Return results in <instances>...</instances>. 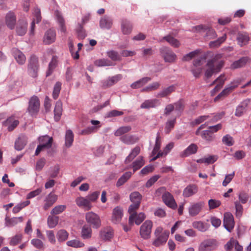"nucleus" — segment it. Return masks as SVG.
I'll use <instances>...</instances> for the list:
<instances>
[{
    "instance_id": "nucleus-1",
    "label": "nucleus",
    "mask_w": 251,
    "mask_h": 251,
    "mask_svg": "<svg viewBox=\"0 0 251 251\" xmlns=\"http://www.w3.org/2000/svg\"><path fill=\"white\" fill-rule=\"evenodd\" d=\"M221 57V54H218L208 61L205 73V75L207 77H210L213 74L220 71L223 65V62L222 60H218V59Z\"/></svg>"
},
{
    "instance_id": "nucleus-2",
    "label": "nucleus",
    "mask_w": 251,
    "mask_h": 251,
    "mask_svg": "<svg viewBox=\"0 0 251 251\" xmlns=\"http://www.w3.org/2000/svg\"><path fill=\"white\" fill-rule=\"evenodd\" d=\"M155 240L153 241L152 244L155 247H159L165 244L169 236V232L167 230H164L163 227L158 226L154 230Z\"/></svg>"
},
{
    "instance_id": "nucleus-3",
    "label": "nucleus",
    "mask_w": 251,
    "mask_h": 251,
    "mask_svg": "<svg viewBox=\"0 0 251 251\" xmlns=\"http://www.w3.org/2000/svg\"><path fill=\"white\" fill-rule=\"evenodd\" d=\"M157 196H160L162 194V200L164 203L168 207L176 209L177 207L176 203L172 196L170 193L165 191V188L163 187L158 189L156 191Z\"/></svg>"
},
{
    "instance_id": "nucleus-4",
    "label": "nucleus",
    "mask_w": 251,
    "mask_h": 251,
    "mask_svg": "<svg viewBox=\"0 0 251 251\" xmlns=\"http://www.w3.org/2000/svg\"><path fill=\"white\" fill-rule=\"evenodd\" d=\"M85 218L86 222L94 228L98 229L101 226V221L99 215L94 212H86Z\"/></svg>"
},
{
    "instance_id": "nucleus-5",
    "label": "nucleus",
    "mask_w": 251,
    "mask_h": 251,
    "mask_svg": "<svg viewBox=\"0 0 251 251\" xmlns=\"http://www.w3.org/2000/svg\"><path fill=\"white\" fill-rule=\"evenodd\" d=\"M153 223L151 220H146L141 225L140 228V235L144 239H148L151 237Z\"/></svg>"
},
{
    "instance_id": "nucleus-6",
    "label": "nucleus",
    "mask_w": 251,
    "mask_h": 251,
    "mask_svg": "<svg viewBox=\"0 0 251 251\" xmlns=\"http://www.w3.org/2000/svg\"><path fill=\"white\" fill-rule=\"evenodd\" d=\"M52 141V138L47 135L43 136L39 138L40 145L37 147L35 155H37L41 151L44 149H48L51 147Z\"/></svg>"
},
{
    "instance_id": "nucleus-7",
    "label": "nucleus",
    "mask_w": 251,
    "mask_h": 251,
    "mask_svg": "<svg viewBox=\"0 0 251 251\" xmlns=\"http://www.w3.org/2000/svg\"><path fill=\"white\" fill-rule=\"evenodd\" d=\"M160 52L165 62L173 63L177 59L176 55L168 48H161L160 49Z\"/></svg>"
},
{
    "instance_id": "nucleus-8",
    "label": "nucleus",
    "mask_w": 251,
    "mask_h": 251,
    "mask_svg": "<svg viewBox=\"0 0 251 251\" xmlns=\"http://www.w3.org/2000/svg\"><path fill=\"white\" fill-rule=\"evenodd\" d=\"M38 71V63L37 58L35 56H31L28 64V72L32 77L37 76Z\"/></svg>"
},
{
    "instance_id": "nucleus-9",
    "label": "nucleus",
    "mask_w": 251,
    "mask_h": 251,
    "mask_svg": "<svg viewBox=\"0 0 251 251\" xmlns=\"http://www.w3.org/2000/svg\"><path fill=\"white\" fill-rule=\"evenodd\" d=\"M204 206V202L202 201L191 203L188 208L189 215L192 217L198 215L202 211Z\"/></svg>"
},
{
    "instance_id": "nucleus-10",
    "label": "nucleus",
    "mask_w": 251,
    "mask_h": 251,
    "mask_svg": "<svg viewBox=\"0 0 251 251\" xmlns=\"http://www.w3.org/2000/svg\"><path fill=\"white\" fill-rule=\"evenodd\" d=\"M206 56L203 55L196 59L193 63L194 68L192 73L195 77H197L201 73L202 69L201 66L205 62Z\"/></svg>"
},
{
    "instance_id": "nucleus-11",
    "label": "nucleus",
    "mask_w": 251,
    "mask_h": 251,
    "mask_svg": "<svg viewBox=\"0 0 251 251\" xmlns=\"http://www.w3.org/2000/svg\"><path fill=\"white\" fill-rule=\"evenodd\" d=\"M40 102L39 99L33 96L31 98L29 101L28 111L31 115H36L39 111Z\"/></svg>"
},
{
    "instance_id": "nucleus-12",
    "label": "nucleus",
    "mask_w": 251,
    "mask_h": 251,
    "mask_svg": "<svg viewBox=\"0 0 251 251\" xmlns=\"http://www.w3.org/2000/svg\"><path fill=\"white\" fill-rule=\"evenodd\" d=\"M113 229L110 226L101 228L99 232V237L102 241H110L113 236Z\"/></svg>"
},
{
    "instance_id": "nucleus-13",
    "label": "nucleus",
    "mask_w": 251,
    "mask_h": 251,
    "mask_svg": "<svg viewBox=\"0 0 251 251\" xmlns=\"http://www.w3.org/2000/svg\"><path fill=\"white\" fill-rule=\"evenodd\" d=\"M123 216V208L120 206H116L112 210L111 221L115 224H119L121 222Z\"/></svg>"
},
{
    "instance_id": "nucleus-14",
    "label": "nucleus",
    "mask_w": 251,
    "mask_h": 251,
    "mask_svg": "<svg viewBox=\"0 0 251 251\" xmlns=\"http://www.w3.org/2000/svg\"><path fill=\"white\" fill-rule=\"evenodd\" d=\"M223 223L225 228L229 232H230L234 226L233 216L231 213L226 212L224 214Z\"/></svg>"
},
{
    "instance_id": "nucleus-15",
    "label": "nucleus",
    "mask_w": 251,
    "mask_h": 251,
    "mask_svg": "<svg viewBox=\"0 0 251 251\" xmlns=\"http://www.w3.org/2000/svg\"><path fill=\"white\" fill-rule=\"evenodd\" d=\"M75 202L78 207L86 210H90L93 207L92 204L89 202L86 197L79 196L75 199Z\"/></svg>"
},
{
    "instance_id": "nucleus-16",
    "label": "nucleus",
    "mask_w": 251,
    "mask_h": 251,
    "mask_svg": "<svg viewBox=\"0 0 251 251\" xmlns=\"http://www.w3.org/2000/svg\"><path fill=\"white\" fill-rule=\"evenodd\" d=\"M56 33L53 29H49L45 33L43 42L45 44L50 45L55 41Z\"/></svg>"
},
{
    "instance_id": "nucleus-17",
    "label": "nucleus",
    "mask_w": 251,
    "mask_h": 251,
    "mask_svg": "<svg viewBox=\"0 0 251 251\" xmlns=\"http://www.w3.org/2000/svg\"><path fill=\"white\" fill-rule=\"evenodd\" d=\"M239 83V81H236L232 82L230 84L228 85L223 91L219 94L215 98V101L218 100L222 97H225L230 93L233 89L237 87Z\"/></svg>"
},
{
    "instance_id": "nucleus-18",
    "label": "nucleus",
    "mask_w": 251,
    "mask_h": 251,
    "mask_svg": "<svg viewBox=\"0 0 251 251\" xmlns=\"http://www.w3.org/2000/svg\"><path fill=\"white\" fill-rule=\"evenodd\" d=\"M92 227L88 225H84L82 226L80 236L83 240H89L92 237L93 231Z\"/></svg>"
},
{
    "instance_id": "nucleus-19",
    "label": "nucleus",
    "mask_w": 251,
    "mask_h": 251,
    "mask_svg": "<svg viewBox=\"0 0 251 251\" xmlns=\"http://www.w3.org/2000/svg\"><path fill=\"white\" fill-rule=\"evenodd\" d=\"M196 29L199 31L205 32L206 37L209 39H214L217 37L216 33L213 29L210 27H206L203 25L197 26Z\"/></svg>"
},
{
    "instance_id": "nucleus-20",
    "label": "nucleus",
    "mask_w": 251,
    "mask_h": 251,
    "mask_svg": "<svg viewBox=\"0 0 251 251\" xmlns=\"http://www.w3.org/2000/svg\"><path fill=\"white\" fill-rule=\"evenodd\" d=\"M33 20L31 23L30 30L29 31L30 35H33L34 34V30L35 23L38 24L41 20V16L40 15V10L38 8H35L33 12Z\"/></svg>"
},
{
    "instance_id": "nucleus-21",
    "label": "nucleus",
    "mask_w": 251,
    "mask_h": 251,
    "mask_svg": "<svg viewBox=\"0 0 251 251\" xmlns=\"http://www.w3.org/2000/svg\"><path fill=\"white\" fill-rule=\"evenodd\" d=\"M113 20L111 18L107 16H104L100 21V26L102 29H109L112 25Z\"/></svg>"
},
{
    "instance_id": "nucleus-22",
    "label": "nucleus",
    "mask_w": 251,
    "mask_h": 251,
    "mask_svg": "<svg viewBox=\"0 0 251 251\" xmlns=\"http://www.w3.org/2000/svg\"><path fill=\"white\" fill-rule=\"evenodd\" d=\"M57 198L58 196L56 195L50 193L45 200L44 209L47 210L56 201Z\"/></svg>"
},
{
    "instance_id": "nucleus-23",
    "label": "nucleus",
    "mask_w": 251,
    "mask_h": 251,
    "mask_svg": "<svg viewBox=\"0 0 251 251\" xmlns=\"http://www.w3.org/2000/svg\"><path fill=\"white\" fill-rule=\"evenodd\" d=\"M193 227L201 232H204L207 231L209 225L201 221H195L192 223Z\"/></svg>"
},
{
    "instance_id": "nucleus-24",
    "label": "nucleus",
    "mask_w": 251,
    "mask_h": 251,
    "mask_svg": "<svg viewBox=\"0 0 251 251\" xmlns=\"http://www.w3.org/2000/svg\"><path fill=\"white\" fill-rule=\"evenodd\" d=\"M216 245V241L213 239L203 240L201 243L198 247L199 251H205L206 250Z\"/></svg>"
},
{
    "instance_id": "nucleus-25",
    "label": "nucleus",
    "mask_w": 251,
    "mask_h": 251,
    "mask_svg": "<svg viewBox=\"0 0 251 251\" xmlns=\"http://www.w3.org/2000/svg\"><path fill=\"white\" fill-rule=\"evenodd\" d=\"M120 140L125 144L132 145L138 141V138L134 135L126 134L121 136Z\"/></svg>"
},
{
    "instance_id": "nucleus-26",
    "label": "nucleus",
    "mask_w": 251,
    "mask_h": 251,
    "mask_svg": "<svg viewBox=\"0 0 251 251\" xmlns=\"http://www.w3.org/2000/svg\"><path fill=\"white\" fill-rule=\"evenodd\" d=\"M12 53L15 60L18 64L23 65L25 63L26 57L21 51L17 49H13Z\"/></svg>"
},
{
    "instance_id": "nucleus-27",
    "label": "nucleus",
    "mask_w": 251,
    "mask_h": 251,
    "mask_svg": "<svg viewBox=\"0 0 251 251\" xmlns=\"http://www.w3.org/2000/svg\"><path fill=\"white\" fill-rule=\"evenodd\" d=\"M54 16L59 25V29L61 32L65 33L66 31V28L65 25V21L61 13L58 10L54 12Z\"/></svg>"
},
{
    "instance_id": "nucleus-28",
    "label": "nucleus",
    "mask_w": 251,
    "mask_h": 251,
    "mask_svg": "<svg viewBox=\"0 0 251 251\" xmlns=\"http://www.w3.org/2000/svg\"><path fill=\"white\" fill-rule=\"evenodd\" d=\"M160 104L159 100L156 99H150L145 100L141 105V108H150L155 107Z\"/></svg>"
},
{
    "instance_id": "nucleus-29",
    "label": "nucleus",
    "mask_w": 251,
    "mask_h": 251,
    "mask_svg": "<svg viewBox=\"0 0 251 251\" xmlns=\"http://www.w3.org/2000/svg\"><path fill=\"white\" fill-rule=\"evenodd\" d=\"M198 191V187L196 185H190L183 190V196L184 197H190L196 194Z\"/></svg>"
},
{
    "instance_id": "nucleus-30",
    "label": "nucleus",
    "mask_w": 251,
    "mask_h": 251,
    "mask_svg": "<svg viewBox=\"0 0 251 251\" xmlns=\"http://www.w3.org/2000/svg\"><path fill=\"white\" fill-rule=\"evenodd\" d=\"M140 203H132L129 208H128V212L130 214V216L129 217V223L130 224H132L134 222V219L135 217V214L136 213V210L139 208Z\"/></svg>"
},
{
    "instance_id": "nucleus-31",
    "label": "nucleus",
    "mask_w": 251,
    "mask_h": 251,
    "mask_svg": "<svg viewBox=\"0 0 251 251\" xmlns=\"http://www.w3.org/2000/svg\"><path fill=\"white\" fill-rule=\"evenodd\" d=\"M27 23L26 21H22L19 22L16 27V31L19 36L24 35L27 31Z\"/></svg>"
},
{
    "instance_id": "nucleus-32",
    "label": "nucleus",
    "mask_w": 251,
    "mask_h": 251,
    "mask_svg": "<svg viewBox=\"0 0 251 251\" xmlns=\"http://www.w3.org/2000/svg\"><path fill=\"white\" fill-rule=\"evenodd\" d=\"M27 143V138L25 135H22L19 136L16 141L15 144V149L18 151H21L24 149Z\"/></svg>"
},
{
    "instance_id": "nucleus-33",
    "label": "nucleus",
    "mask_w": 251,
    "mask_h": 251,
    "mask_svg": "<svg viewBox=\"0 0 251 251\" xmlns=\"http://www.w3.org/2000/svg\"><path fill=\"white\" fill-rule=\"evenodd\" d=\"M5 22L7 26L10 29H13L16 23L15 14L12 12H8L5 17Z\"/></svg>"
},
{
    "instance_id": "nucleus-34",
    "label": "nucleus",
    "mask_w": 251,
    "mask_h": 251,
    "mask_svg": "<svg viewBox=\"0 0 251 251\" xmlns=\"http://www.w3.org/2000/svg\"><path fill=\"white\" fill-rule=\"evenodd\" d=\"M151 80V78L150 77H144L133 83H132L130 87L132 89H137L142 87L146 84L148 82Z\"/></svg>"
},
{
    "instance_id": "nucleus-35",
    "label": "nucleus",
    "mask_w": 251,
    "mask_h": 251,
    "mask_svg": "<svg viewBox=\"0 0 251 251\" xmlns=\"http://www.w3.org/2000/svg\"><path fill=\"white\" fill-rule=\"evenodd\" d=\"M74 138V135L73 131L70 129L67 130L65 137V146L66 148H69L72 146Z\"/></svg>"
},
{
    "instance_id": "nucleus-36",
    "label": "nucleus",
    "mask_w": 251,
    "mask_h": 251,
    "mask_svg": "<svg viewBox=\"0 0 251 251\" xmlns=\"http://www.w3.org/2000/svg\"><path fill=\"white\" fill-rule=\"evenodd\" d=\"M226 77L224 75H220L217 79L213 82V84H216L215 87L212 90L211 93L214 95L216 92H218L223 86L224 84Z\"/></svg>"
},
{
    "instance_id": "nucleus-37",
    "label": "nucleus",
    "mask_w": 251,
    "mask_h": 251,
    "mask_svg": "<svg viewBox=\"0 0 251 251\" xmlns=\"http://www.w3.org/2000/svg\"><path fill=\"white\" fill-rule=\"evenodd\" d=\"M226 77L224 75H220L217 79L213 82V84H216L215 87L212 90L211 93L214 95L216 92H218L223 86L224 84Z\"/></svg>"
},
{
    "instance_id": "nucleus-38",
    "label": "nucleus",
    "mask_w": 251,
    "mask_h": 251,
    "mask_svg": "<svg viewBox=\"0 0 251 251\" xmlns=\"http://www.w3.org/2000/svg\"><path fill=\"white\" fill-rule=\"evenodd\" d=\"M226 77L224 75H220L217 79L213 82V84H216L215 87L212 90L211 93L214 95L216 92H218L223 86L224 84Z\"/></svg>"
},
{
    "instance_id": "nucleus-39",
    "label": "nucleus",
    "mask_w": 251,
    "mask_h": 251,
    "mask_svg": "<svg viewBox=\"0 0 251 251\" xmlns=\"http://www.w3.org/2000/svg\"><path fill=\"white\" fill-rule=\"evenodd\" d=\"M132 25L131 23L126 20H123L121 24V30L123 34H129L131 32Z\"/></svg>"
},
{
    "instance_id": "nucleus-40",
    "label": "nucleus",
    "mask_w": 251,
    "mask_h": 251,
    "mask_svg": "<svg viewBox=\"0 0 251 251\" xmlns=\"http://www.w3.org/2000/svg\"><path fill=\"white\" fill-rule=\"evenodd\" d=\"M18 124L19 121L13 117H9L4 123V125L7 127L9 131L13 130Z\"/></svg>"
},
{
    "instance_id": "nucleus-41",
    "label": "nucleus",
    "mask_w": 251,
    "mask_h": 251,
    "mask_svg": "<svg viewBox=\"0 0 251 251\" xmlns=\"http://www.w3.org/2000/svg\"><path fill=\"white\" fill-rule=\"evenodd\" d=\"M62 104L60 101H57L56 102L54 109V119L56 121H58L62 115Z\"/></svg>"
},
{
    "instance_id": "nucleus-42",
    "label": "nucleus",
    "mask_w": 251,
    "mask_h": 251,
    "mask_svg": "<svg viewBox=\"0 0 251 251\" xmlns=\"http://www.w3.org/2000/svg\"><path fill=\"white\" fill-rule=\"evenodd\" d=\"M66 245L74 248H81L85 247V244L78 239L69 240L66 242Z\"/></svg>"
},
{
    "instance_id": "nucleus-43",
    "label": "nucleus",
    "mask_w": 251,
    "mask_h": 251,
    "mask_svg": "<svg viewBox=\"0 0 251 251\" xmlns=\"http://www.w3.org/2000/svg\"><path fill=\"white\" fill-rule=\"evenodd\" d=\"M174 146V144L173 143L171 142L169 143L168 145L162 151H159L156 156H154L153 158V160H156L157 158L160 157L162 156L166 155L173 148Z\"/></svg>"
},
{
    "instance_id": "nucleus-44",
    "label": "nucleus",
    "mask_w": 251,
    "mask_h": 251,
    "mask_svg": "<svg viewBox=\"0 0 251 251\" xmlns=\"http://www.w3.org/2000/svg\"><path fill=\"white\" fill-rule=\"evenodd\" d=\"M131 129V127L130 126H122L116 129L115 131L114 134L115 136L121 137V136L125 135V134L129 132Z\"/></svg>"
},
{
    "instance_id": "nucleus-45",
    "label": "nucleus",
    "mask_w": 251,
    "mask_h": 251,
    "mask_svg": "<svg viewBox=\"0 0 251 251\" xmlns=\"http://www.w3.org/2000/svg\"><path fill=\"white\" fill-rule=\"evenodd\" d=\"M198 150V147L196 144H192L189 146L182 152V156H187L195 153Z\"/></svg>"
},
{
    "instance_id": "nucleus-46",
    "label": "nucleus",
    "mask_w": 251,
    "mask_h": 251,
    "mask_svg": "<svg viewBox=\"0 0 251 251\" xmlns=\"http://www.w3.org/2000/svg\"><path fill=\"white\" fill-rule=\"evenodd\" d=\"M249 35L246 33H240L238 35L237 40L240 46H243L248 44L249 41Z\"/></svg>"
},
{
    "instance_id": "nucleus-47",
    "label": "nucleus",
    "mask_w": 251,
    "mask_h": 251,
    "mask_svg": "<svg viewBox=\"0 0 251 251\" xmlns=\"http://www.w3.org/2000/svg\"><path fill=\"white\" fill-rule=\"evenodd\" d=\"M140 152V148L138 146L135 147L126 157L125 160L126 163L130 162Z\"/></svg>"
},
{
    "instance_id": "nucleus-48",
    "label": "nucleus",
    "mask_w": 251,
    "mask_h": 251,
    "mask_svg": "<svg viewBox=\"0 0 251 251\" xmlns=\"http://www.w3.org/2000/svg\"><path fill=\"white\" fill-rule=\"evenodd\" d=\"M175 90V87L174 85L170 86L166 88H164L162 91H160L157 95V97L163 98L169 95L171 93L174 92Z\"/></svg>"
},
{
    "instance_id": "nucleus-49",
    "label": "nucleus",
    "mask_w": 251,
    "mask_h": 251,
    "mask_svg": "<svg viewBox=\"0 0 251 251\" xmlns=\"http://www.w3.org/2000/svg\"><path fill=\"white\" fill-rule=\"evenodd\" d=\"M132 173L130 172H127L123 174L117 182L116 185L119 187L123 185L131 176Z\"/></svg>"
},
{
    "instance_id": "nucleus-50",
    "label": "nucleus",
    "mask_w": 251,
    "mask_h": 251,
    "mask_svg": "<svg viewBox=\"0 0 251 251\" xmlns=\"http://www.w3.org/2000/svg\"><path fill=\"white\" fill-rule=\"evenodd\" d=\"M248 105V101H245L241 102L237 107L235 112V115L238 117L241 116L245 111Z\"/></svg>"
},
{
    "instance_id": "nucleus-51",
    "label": "nucleus",
    "mask_w": 251,
    "mask_h": 251,
    "mask_svg": "<svg viewBox=\"0 0 251 251\" xmlns=\"http://www.w3.org/2000/svg\"><path fill=\"white\" fill-rule=\"evenodd\" d=\"M144 163L143 157L139 156L132 163V167L133 169V172L134 173L135 171L141 168L144 165Z\"/></svg>"
},
{
    "instance_id": "nucleus-52",
    "label": "nucleus",
    "mask_w": 251,
    "mask_h": 251,
    "mask_svg": "<svg viewBox=\"0 0 251 251\" xmlns=\"http://www.w3.org/2000/svg\"><path fill=\"white\" fill-rule=\"evenodd\" d=\"M160 85L158 82H153L142 89V92H149L158 89Z\"/></svg>"
},
{
    "instance_id": "nucleus-53",
    "label": "nucleus",
    "mask_w": 251,
    "mask_h": 251,
    "mask_svg": "<svg viewBox=\"0 0 251 251\" xmlns=\"http://www.w3.org/2000/svg\"><path fill=\"white\" fill-rule=\"evenodd\" d=\"M248 59L247 57H243L239 60L235 61L231 65V68L233 69H237L244 66L247 62Z\"/></svg>"
},
{
    "instance_id": "nucleus-54",
    "label": "nucleus",
    "mask_w": 251,
    "mask_h": 251,
    "mask_svg": "<svg viewBox=\"0 0 251 251\" xmlns=\"http://www.w3.org/2000/svg\"><path fill=\"white\" fill-rule=\"evenodd\" d=\"M68 233L64 229H60L57 233V238L59 242L65 241L68 238Z\"/></svg>"
},
{
    "instance_id": "nucleus-55",
    "label": "nucleus",
    "mask_w": 251,
    "mask_h": 251,
    "mask_svg": "<svg viewBox=\"0 0 251 251\" xmlns=\"http://www.w3.org/2000/svg\"><path fill=\"white\" fill-rule=\"evenodd\" d=\"M164 39L173 47L177 48L180 46L179 41L171 36L164 37Z\"/></svg>"
},
{
    "instance_id": "nucleus-56",
    "label": "nucleus",
    "mask_w": 251,
    "mask_h": 251,
    "mask_svg": "<svg viewBox=\"0 0 251 251\" xmlns=\"http://www.w3.org/2000/svg\"><path fill=\"white\" fill-rule=\"evenodd\" d=\"M95 65L98 67L110 66L113 65V63L106 59H100L95 61Z\"/></svg>"
},
{
    "instance_id": "nucleus-57",
    "label": "nucleus",
    "mask_w": 251,
    "mask_h": 251,
    "mask_svg": "<svg viewBox=\"0 0 251 251\" xmlns=\"http://www.w3.org/2000/svg\"><path fill=\"white\" fill-rule=\"evenodd\" d=\"M142 199L141 195L138 192H134L130 195V200L132 203H140Z\"/></svg>"
},
{
    "instance_id": "nucleus-58",
    "label": "nucleus",
    "mask_w": 251,
    "mask_h": 251,
    "mask_svg": "<svg viewBox=\"0 0 251 251\" xmlns=\"http://www.w3.org/2000/svg\"><path fill=\"white\" fill-rule=\"evenodd\" d=\"M57 63V58L56 56H53L50 62L49 65V70L47 72V76H49L52 73L53 69L55 68Z\"/></svg>"
},
{
    "instance_id": "nucleus-59",
    "label": "nucleus",
    "mask_w": 251,
    "mask_h": 251,
    "mask_svg": "<svg viewBox=\"0 0 251 251\" xmlns=\"http://www.w3.org/2000/svg\"><path fill=\"white\" fill-rule=\"evenodd\" d=\"M221 204L220 201L216 199H210L208 201L209 210L214 209L219 207Z\"/></svg>"
},
{
    "instance_id": "nucleus-60",
    "label": "nucleus",
    "mask_w": 251,
    "mask_h": 251,
    "mask_svg": "<svg viewBox=\"0 0 251 251\" xmlns=\"http://www.w3.org/2000/svg\"><path fill=\"white\" fill-rule=\"evenodd\" d=\"M58 217L56 216H49L48 218V225L50 228L54 227L58 224Z\"/></svg>"
},
{
    "instance_id": "nucleus-61",
    "label": "nucleus",
    "mask_w": 251,
    "mask_h": 251,
    "mask_svg": "<svg viewBox=\"0 0 251 251\" xmlns=\"http://www.w3.org/2000/svg\"><path fill=\"white\" fill-rule=\"evenodd\" d=\"M226 34H224L222 37L218 38V40L210 42L209 43V46L212 48L218 47L226 40Z\"/></svg>"
},
{
    "instance_id": "nucleus-62",
    "label": "nucleus",
    "mask_w": 251,
    "mask_h": 251,
    "mask_svg": "<svg viewBox=\"0 0 251 251\" xmlns=\"http://www.w3.org/2000/svg\"><path fill=\"white\" fill-rule=\"evenodd\" d=\"M66 208L65 205H59L55 206L51 211L52 215H58L62 213Z\"/></svg>"
},
{
    "instance_id": "nucleus-63",
    "label": "nucleus",
    "mask_w": 251,
    "mask_h": 251,
    "mask_svg": "<svg viewBox=\"0 0 251 251\" xmlns=\"http://www.w3.org/2000/svg\"><path fill=\"white\" fill-rule=\"evenodd\" d=\"M100 194V192L95 191L88 194L86 197L87 198L89 202L92 203V202H95L97 201Z\"/></svg>"
},
{
    "instance_id": "nucleus-64",
    "label": "nucleus",
    "mask_w": 251,
    "mask_h": 251,
    "mask_svg": "<svg viewBox=\"0 0 251 251\" xmlns=\"http://www.w3.org/2000/svg\"><path fill=\"white\" fill-rule=\"evenodd\" d=\"M29 203L30 201H25L19 203L13 208V212L14 213H17L19 212L23 208L29 205Z\"/></svg>"
}]
</instances>
